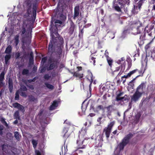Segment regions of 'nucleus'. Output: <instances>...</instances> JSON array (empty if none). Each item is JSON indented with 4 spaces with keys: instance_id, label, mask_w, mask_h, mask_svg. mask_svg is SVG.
<instances>
[{
    "instance_id": "1",
    "label": "nucleus",
    "mask_w": 155,
    "mask_h": 155,
    "mask_svg": "<svg viewBox=\"0 0 155 155\" xmlns=\"http://www.w3.org/2000/svg\"><path fill=\"white\" fill-rule=\"evenodd\" d=\"M62 23L60 20H56L52 18L51 22L50 32L51 40L48 48H63L64 41L63 38L59 36L58 33V28L60 26Z\"/></svg>"
},
{
    "instance_id": "2",
    "label": "nucleus",
    "mask_w": 155,
    "mask_h": 155,
    "mask_svg": "<svg viewBox=\"0 0 155 155\" xmlns=\"http://www.w3.org/2000/svg\"><path fill=\"white\" fill-rule=\"evenodd\" d=\"M147 26L145 28H143L142 26H140L136 29V32H132V33L134 34V35H136L137 34H141L140 36V42H138V44L140 46V48H141L142 44L143 43V41L146 39V33L148 34V35L150 36H152L153 34L151 31L153 29V27L151 26L147 30Z\"/></svg>"
},
{
    "instance_id": "3",
    "label": "nucleus",
    "mask_w": 155,
    "mask_h": 155,
    "mask_svg": "<svg viewBox=\"0 0 155 155\" xmlns=\"http://www.w3.org/2000/svg\"><path fill=\"white\" fill-rule=\"evenodd\" d=\"M127 144V143L122 140L121 142L118 145L115 150L114 151V155H122L121 151L124 149V147Z\"/></svg>"
},
{
    "instance_id": "4",
    "label": "nucleus",
    "mask_w": 155,
    "mask_h": 155,
    "mask_svg": "<svg viewBox=\"0 0 155 155\" xmlns=\"http://www.w3.org/2000/svg\"><path fill=\"white\" fill-rule=\"evenodd\" d=\"M114 124V121L111 122L108 124L107 127L104 129L103 132L105 133L107 139H108L109 137L112 129Z\"/></svg>"
},
{
    "instance_id": "5",
    "label": "nucleus",
    "mask_w": 155,
    "mask_h": 155,
    "mask_svg": "<svg viewBox=\"0 0 155 155\" xmlns=\"http://www.w3.org/2000/svg\"><path fill=\"white\" fill-rule=\"evenodd\" d=\"M146 57L145 58V61H146V64H147L148 62L147 59L148 57L150 56L152 59L155 61V49H153L152 51L150 50V49H146Z\"/></svg>"
},
{
    "instance_id": "6",
    "label": "nucleus",
    "mask_w": 155,
    "mask_h": 155,
    "mask_svg": "<svg viewBox=\"0 0 155 155\" xmlns=\"http://www.w3.org/2000/svg\"><path fill=\"white\" fill-rule=\"evenodd\" d=\"M146 81H143L139 85L136 89V91L142 93L143 94L144 93V90L145 89L146 84Z\"/></svg>"
},
{
    "instance_id": "7",
    "label": "nucleus",
    "mask_w": 155,
    "mask_h": 155,
    "mask_svg": "<svg viewBox=\"0 0 155 155\" xmlns=\"http://www.w3.org/2000/svg\"><path fill=\"white\" fill-rule=\"evenodd\" d=\"M103 134L99 135L95 139V144L96 146L98 147H101L102 145V142L103 140Z\"/></svg>"
},
{
    "instance_id": "8",
    "label": "nucleus",
    "mask_w": 155,
    "mask_h": 155,
    "mask_svg": "<svg viewBox=\"0 0 155 155\" xmlns=\"http://www.w3.org/2000/svg\"><path fill=\"white\" fill-rule=\"evenodd\" d=\"M84 139L78 138L77 140V143L79 149H84L86 147V143H84Z\"/></svg>"
},
{
    "instance_id": "9",
    "label": "nucleus",
    "mask_w": 155,
    "mask_h": 155,
    "mask_svg": "<svg viewBox=\"0 0 155 155\" xmlns=\"http://www.w3.org/2000/svg\"><path fill=\"white\" fill-rule=\"evenodd\" d=\"M142 93L135 91L133 95L131 97V101L136 102L142 96Z\"/></svg>"
},
{
    "instance_id": "10",
    "label": "nucleus",
    "mask_w": 155,
    "mask_h": 155,
    "mask_svg": "<svg viewBox=\"0 0 155 155\" xmlns=\"http://www.w3.org/2000/svg\"><path fill=\"white\" fill-rule=\"evenodd\" d=\"M49 63L50 64L49 66L47 68L48 71H49L54 69L57 67V63L50 58L48 60Z\"/></svg>"
},
{
    "instance_id": "11",
    "label": "nucleus",
    "mask_w": 155,
    "mask_h": 155,
    "mask_svg": "<svg viewBox=\"0 0 155 155\" xmlns=\"http://www.w3.org/2000/svg\"><path fill=\"white\" fill-rule=\"evenodd\" d=\"M76 29V26L72 20H71L70 27L69 29L68 33L70 35H72L75 30Z\"/></svg>"
},
{
    "instance_id": "12",
    "label": "nucleus",
    "mask_w": 155,
    "mask_h": 155,
    "mask_svg": "<svg viewBox=\"0 0 155 155\" xmlns=\"http://www.w3.org/2000/svg\"><path fill=\"white\" fill-rule=\"evenodd\" d=\"M142 26V23L139 21H134L130 26L131 30L133 31L134 28L136 29L138 27Z\"/></svg>"
},
{
    "instance_id": "13",
    "label": "nucleus",
    "mask_w": 155,
    "mask_h": 155,
    "mask_svg": "<svg viewBox=\"0 0 155 155\" xmlns=\"http://www.w3.org/2000/svg\"><path fill=\"white\" fill-rule=\"evenodd\" d=\"M87 130V129L86 127L82 128L81 130L79 131L78 138L85 139L84 137L86 134Z\"/></svg>"
},
{
    "instance_id": "14",
    "label": "nucleus",
    "mask_w": 155,
    "mask_h": 155,
    "mask_svg": "<svg viewBox=\"0 0 155 155\" xmlns=\"http://www.w3.org/2000/svg\"><path fill=\"white\" fill-rule=\"evenodd\" d=\"M132 32L133 31L131 30V28H130V26H126L125 27L124 30L122 33V35L121 37L123 38H124L125 37L126 35L127 34L129 33L130 32L132 33Z\"/></svg>"
},
{
    "instance_id": "15",
    "label": "nucleus",
    "mask_w": 155,
    "mask_h": 155,
    "mask_svg": "<svg viewBox=\"0 0 155 155\" xmlns=\"http://www.w3.org/2000/svg\"><path fill=\"white\" fill-rule=\"evenodd\" d=\"M12 106L14 107L17 108L22 112H24L25 111L24 107L17 102L13 103Z\"/></svg>"
},
{
    "instance_id": "16",
    "label": "nucleus",
    "mask_w": 155,
    "mask_h": 155,
    "mask_svg": "<svg viewBox=\"0 0 155 155\" xmlns=\"http://www.w3.org/2000/svg\"><path fill=\"white\" fill-rule=\"evenodd\" d=\"M134 134L132 133H130L127 134L123 139V140L127 144L128 143L130 142V139L133 137Z\"/></svg>"
},
{
    "instance_id": "17",
    "label": "nucleus",
    "mask_w": 155,
    "mask_h": 155,
    "mask_svg": "<svg viewBox=\"0 0 155 155\" xmlns=\"http://www.w3.org/2000/svg\"><path fill=\"white\" fill-rule=\"evenodd\" d=\"M80 7L78 5L76 6L74 8V15L73 18L75 19L76 17L78 16L79 14Z\"/></svg>"
},
{
    "instance_id": "18",
    "label": "nucleus",
    "mask_w": 155,
    "mask_h": 155,
    "mask_svg": "<svg viewBox=\"0 0 155 155\" xmlns=\"http://www.w3.org/2000/svg\"><path fill=\"white\" fill-rule=\"evenodd\" d=\"M8 89L10 93L12 92L13 90V82L12 79L9 78L8 81Z\"/></svg>"
},
{
    "instance_id": "19",
    "label": "nucleus",
    "mask_w": 155,
    "mask_h": 155,
    "mask_svg": "<svg viewBox=\"0 0 155 155\" xmlns=\"http://www.w3.org/2000/svg\"><path fill=\"white\" fill-rule=\"evenodd\" d=\"M58 102L56 100L54 101L53 103L50 106L49 109L52 110L55 109V108L58 107Z\"/></svg>"
},
{
    "instance_id": "20",
    "label": "nucleus",
    "mask_w": 155,
    "mask_h": 155,
    "mask_svg": "<svg viewBox=\"0 0 155 155\" xmlns=\"http://www.w3.org/2000/svg\"><path fill=\"white\" fill-rule=\"evenodd\" d=\"M86 78L89 82H93L94 78L93 77L91 72H90L88 73V74L86 76Z\"/></svg>"
},
{
    "instance_id": "21",
    "label": "nucleus",
    "mask_w": 155,
    "mask_h": 155,
    "mask_svg": "<svg viewBox=\"0 0 155 155\" xmlns=\"http://www.w3.org/2000/svg\"><path fill=\"white\" fill-rule=\"evenodd\" d=\"M113 107V105H109L107 107H105V108H106L107 110V116H108V115H111V114L112 112L111 109Z\"/></svg>"
},
{
    "instance_id": "22",
    "label": "nucleus",
    "mask_w": 155,
    "mask_h": 155,
    "mask_svg": "<svg viewBox=\"0 0 155 155\" xmlns=\"http://www.w3.org/2000/svg\"><path fill=\"white\" fill-rule=\"evenodd\" d=\"M148 91H150L153 94H155V87H153L152 85H150L148 86Z\"/></svg>"
},
{
    "instance_id": "23",
    "label": "nucleus",
    "mask_w": 155,
    "mask_h": 155,
    "mask_svg": "<svg viewBox=\"0 0 155 155\" xmlns=\"http://www.w3.org/2000/svg\"><path fill=\"white\" fill-rule=\"evenodd\" d=\"M91 54L90 56V57L91 59L93 61V64L94 65H95V60L96 58L95 57H94V56H97V55H94V54H95L97 52V51H96L95 52H93V51H91Z\"/></svg>"
},
{
    "instance_id": "24",
    "label": "nucleus",
    "mask_w": 155,
    "mask_h": 155,
    "mask_svg": "<svg viewBox=\"0 0 155 155\" xmlns=\"http://www.w3.org/2000/svg\"><path fill=\"white\" fill-rule=\"evenodd\" d=\"M121 69H120L119 72L117 76H120L124 72V71L125 70V64L124 63L122 64L121 65Z\"/></svg>"
},
{
    "instance_id": "25",
    "label": "nucleus",
    "mask_w": 155,
    "mask_h": 155,
    "mask_svg": "<svg viewBox=\"0 0 155 155\" xmlns=\"http://www.w3.org/2000/svg\"><path fill=\"white\" fill-rule=\"evenodd\" d=\"M136 79V78H134L130 81L128 84V85L130 86V88L132 89H134V83L135 82V81Z\"/></svg>"
},
{
    "instance_id": "26",
    "label": "nucleus",
    "mask_w": 155,
    "mask_h": 155,
    "mask_svg": "<svg viewBox=\"0 0 155 155\" xmlns=\"http://www.w3.org/2000/svg\"><path fill=\"white\" fill-rule=\"evenodd\" d=\"M22 41L24 45H29L31 42V41L29 39L22 38Z\"/></svg>"
},
{
    "instance_id": "27",
    "label": "nucleus",
    "mask_w": 155,
    "mask_h": 155,
    "mask_svg": "<svg viewBox=\"0 0 155 155\" xmlns=\"http://www.w3.org/2000/svg\"><path fill=\"white\" fill-rule=\"evenodd\" d=\"M146 0H140L137 3V5L135 6L136 8H138L140 10L141 8V6L142 5L143 3H144V1Z\"/></svg>"
},
{
    "instance_id": "28",
    "label": "nucleus",
    "mask_w": 155,
    "mask_h": 155,
    "mask_svg": "<svg viewBox=\"0 0 155 155\" xmlns=\"http://www.w3.org/2000/svg\"><path fill=\"white\" fill-rule=\"evenodd\" d=\"M29 61L30 64H33L34 63V56L33 53L32 52L30 53L29 56Z\"/></svg>"
},
{
    "instance_id": "29",
    "label": "nucleus",
    "mask_w": 155,
    "mask_h": 155,
    "mask_svg": "<svg viewBox=\"0 0 155 155\" xmlns=\"http://www.w3.org/2000/svg\"><path fill=\"white\" fill-rule=\"evenodd\" d=\"M11 58V54H6L5 57V64H7L9 62V60Z\"/></svg>"
},
{
    "instance_id": "30",
    "label": "nucleus",
    "mask_w": 155,
    "mask_h": 155,
    "mask_svg": "<svg viewBox=\"0 0 155 155\" xmlns=\"http://www.w3.org/2000/svg\"><path fill=\"white\" fill-rule=\"evenodd\" d=\"M14 117L15 119H20V114L18 110L16 111L14 114Z\"/></svg>"
},
{
    "instance_id": "31",
    "label": "nucleus",
    "mask_w": 155,
    "mask_h": 155,
    "mask_svg": "<svg viewBox=\"0 0 155 155\" xmlns=\"http://www.w3.org/2000/svg\"><path fill=\"white\" fill-rule=\"evenodd\" d=\"M83 74H79L78 71H76L74 73L73 76H75L76 77L79 78H81L83 77Z\"/></svg>"
},
{
    "instance_id": "32",
    "label": "nucleus",
    "mask_w": 155,
    "mask_h": 155,
    "mask_svg": "<svg viewBox=\"0 0 155 155\" xmlns=\"http://www.w3.org/2000/svg\"><path fill=\"white\" fill-rule=\"evenodd\" d=\"M145 70H143V68H141L140 70H138V71L139 74L135 78H137L140 77V76H143V74Z\"/></svg>"
},
{
    "instance_id": "33",
    "label": "nucleus",
    "mask_w": 155,
    "mask_h": 155,
    "mask_svg": "<svg viewBox=\"0 0 155 155\" xmlns=\"http://www.w3.org/2000/svg\"><path fill=\"white\" fill-rule=\"evenodd\" d=\"M29 99L30 101L37 102V98H35L33 96L31 95L29 96Z\"/></svg>"
},
{
    "instance_id": "34",
    "label": "nucleus",
    "mask_w": 155,
    "mask_h": 155,
    "mask_svg": "<svg viewBox=\"0 0 155 155\" xmlns=\"http://www.w3.org/2000/svg\"><path fill=\"white\" fill-rule=\"evenodd\" d=\"M45 84L48 88L51 90L54 89V87L52 85L48 84V83H45Z\"/></svg>"
},
{
    "instance_id": "35",
    "label": "nucleus",
    "mask_w": 155,
    "mask_h": 155,
    "mask_svg": "<svg viewBox=\"0 0 155 155\" xmlns=\"http://www.w3.org/2000/svg\"><path fill=\"white\" fill-rule=\"evenodd\" d=\"M104 44L103 41L99 40L98 42V48H101L103 47Z\"/></svg>"
},
{
    "instance_id": "36",
    "label": "nucleus",
    "mask_w": 155,
    "mask_h": 155,
    "mask_svg": "<svg viewBox=\"0 0 155 155\" xmlns=\"http://www.w3.org/2000/svg\"><path fill=\"white\" fill-rule=\"evenodd\" d=\"M20 136L18 132L16 131L14 132V136L17 140H19Z\"/></svg>"
},
{
    "instance_id": "37",
    "label": "nucleus",
    "mask_w": 155,
    "mask_h": 155,
    "mask_svg": "<svg viewBox=\"0 0 155 155\" xmlns=\"http://www.w3.org/2000/svg\"><path fill=\"white\" fill-rule=\"evenodd\" d=\"M5 73L4 71H2L0 74V81H3L5 78Z\"/></svg>"
},
{
    "instance_id": "38",
    "label": "nucleus",
    "mask_w": 155,
    "mask_h": 155,
    "mask_svg": "<svg viewBox=\"0 0 155 155\" xmlns=\"http://www.w3.org/2000/svg\"><path fill=\"white\" fill-rule=\"evenodd\" d=\"M0 121L2 123L4 124L6 127H8V125L7 123L5 121V119L4 118H2L1 119Z\"/></svg>"
},
{
    "instance_id": "39",
    "label": "nucleus",
    "mask_w": 155,
    "mask_h": 155,
    "mask_svg": "<svg viewBox=\"0 0 155 155\" xmlns=\"http://www.w3.org/2000/svg\"><path fill=\"white\" fill-rule=\"evenodd\" d=\"M25 28L24 26L23 25L21 28V35L22 36V35H24L25 34Z\"/></svg>"
},
{
    "instance_id": "40",
    "label": "nucleus",
    "mask_w": 155,
    "mask_h": 155,
    "mask_svg": "<svg viewBox=\"0 0 155 155\" xmlns=\"http://www.w3.org/2000/svg\"><path fill=\"white\" fill-rule=\"evenodd\" d=\"M31 143L33 147L34 148H36L38 144V140H35L32 139L31 140Z\"/></svg>"
},
{
    "instance_id": "41",
    "label": "nucleus",
    "mask_w": 155,
    "mask_h": 155,
    "mask_svg": "<svg viewBox=\"0 0 155 155\" xmlns=\"http://www.w3.org/2000/svg\"><path fill=\"white\" fill-rule=\"evenodd\" d=\"M15 43L16 46H17L19 42V36L16 35L15 38Z\"/></svg>"
},
{
    "instance_id": "42",
    "label": "nucleus",
    "mask_w": 155,
    "mask_h": 155,
    "mask_svg": "<svg viewBox=\"0 0 155 155\" xmlns=\"http://www.w3.org/2000/svg\"><path fill=\"white\" fill-rule=\"evenodd\" d=\"M29 73V71L27 69H24L22 72V74L23 75H27Z\"/></svg>"
},
{
    "instance_id": "43",
    "label": "nucleus",
    "mask_w": 155,
    "mask_h": 155,
    "mask_svg": "<svg viewBox=\"0 0 155 155\" xmlns=\"http://www.w3.org/2000/svg\"><path fill=\"white\" fill-rule=\"evenodd\" d=\"M125 59L124 57L121 58L120 59L118 60L116 62L118 64H120L121 63V62L124 61V63L125 62Z\"/></svg>"
},
{
    "instance_id": "44",
    "label": "nucleus",
    "mask_w": 155,
    "mask_h": 155,
    "mask_svg": "<svg viewBox=\"0 0 155 155\" xmlns=\"http://www.w3.org/2000/svg\"><path fill=\"white\" fill-rule=\"evenodd\" d=\"M107 60L109 65L111 67L112 65V60L109 57L107 58Z\"/></svg>"
},
{
    "instance_id": "45",
    "label": "nucleus",
    "mask_w": 155,
    "mask_h": 155,
    "mask_svg": "<svg viewBox=\"0 0 155 155\" xmlns=\"http://www.w3.org/2000/svg\"><path fill=\"white\" fill-rule=\"evenodd\" d=\"M68 132V130L67 128H64L63 130L62 133L63 134H64V135L63 136L64 137H65V138L67 137V136L66 135V134Z\"/></svg>"
},
{
    "instance_id": "46",
    "label": "nucleus",
    "mask_w": 155,
    "mask_h": 155,
    "mask_svg": "<svg viewBox=\"0 0 155 155\" xmlns=\"http://www.w3.org/2000/svg\"><path fill=\"white\" fill-rule=\"evenodd\" d=\"M138 69H136L135 70H134L131 71H130L129 73H128V76H129V77H130L131 75L133 74L135 72H136L137 71H138Z\"/></svg>"
},
{
    "instance_id": "47",
    "label": "nucleus",
    "mask_w": 155,
    "mask_h": 155,
    "mask_svg": "<svg viewBox=\"0 0 155 155\" xmlns=\"http://www.w3.org/2000/svg\"><path fill=\"white\" fill-rule=\"evenodd\" d=\"M104 109V107L102 105H99L96 107L97 111H98L101 110H103Z\"/></svg>"
},
{
    "instance_id": "48",
    "label": "nucleus",
    "mask_w": 155,
    "mask_h": 155,
    "mask_svg": "<svg viewBox=\"0 0 155 155\" xmlns=\"http://www.w3.org/2000/svg\"><path fill=\"white\" fill-rule=\"evenodd\" d=\"M135 53L134 57H139L140 56L139 49H137L135 51Z\"/></svg>"
},
{
    "instance_id": "49",
    "label": "nucleus",
    "mask_w": 155,
    "mask_h": 155,
    "mask_svg": "<svg viewBox=\"0 0 155 155\" xmlns=\"http://www.w3.org/2000/svg\"><path fill=\"white\" fill-rule=\"evenodd\" d=\"M47 60V57H45L44 58H43L41 60V63H42L43 64L46 63Z\"/></svg>"
},
{
    "instance_id": "50",
    "label": "nucleus",
    "mask_w": 155,
    "mask_h": 155,
    "mask_svg": "<svg viewBox=\"0 0 155 155\" xmlns=\"http://www.w3.org/2000/svg\"><path fill=\"white\" fill-rule=\"evenodd\" d=\"M121 68V65L118 67H116L115 68V70L112 73L114 75V73H115V72L118 71L120 70Z\"/></svg>"
},
{
    "instance_id": "51",
    "label": "nucleus",
    "mask_w": 155,
    "mask_h": 155,
    "mask_svg": "<svg viewBox=\"0 0 155 155\" xmlns=\"http://www.w3.org/2000/svg\"><path fill=\"white\" fill-rule=\"evenodd\" d=\"M40 73H42L44 72L46 70V68L45 67L40 68L39 69Z\"/></svg>"
},
{
    "instance_id": "52",
    "label": "nucleus",
    "mask_w": 155,
    "mask_h": 155,
    "mask_svg": "<svg viewBox=\"0 0 155 155\" xmlns=\"http://www.w3.org/2000/svg\"><path fill=\"white\" fill-rule=\"evenodd\" d=\"M127 97H128L127 95H125L124 97H121L122 101H127L128 100Z\"/></svg>"
},
{
    "instance_id": "53",
    "label": "nucleus",
    "mask_w": 155,
    "mask_h": 155,
    "mask_svg": "<svg viewBox=\"0 0 155 155\" xmlns=\"http://www.w3.org/2000/svg\"><path fill=\"white\" fill-rule=\"evenodd\" d=\"M50 78L51 76L48 74H45L44 76V79L47 80H48Z\"/></svg>"
},
{
    "instance_id": "54",
    "label": "nucleus",
    "mask_w": 155,
    "mask_h": 155,
    "mask_svg": "<svg viewBox=\"0 0 155 155\" xmlns=\"http://www.w3.org/2000/svg\"><path fill=\"white\" fill-rule=\"evenodd\" d=\"M38 79V77H34L32 79H29L28 80V81L29 83H31L32 82H35V80Z\"/></svg>"
},
{
    "instance_id": "55",
    "label": "nucleus",
    "mask_w": 155,
    "mask_h": 155,
    "mask_svg": "<svg viewBox=\"0 0 155 155\" xmlns=\"http://www.w3.org/2000/svg\"><path fill=\"white\" fill-rule=\"evenodd\" d=\"M20 89L23 91H27V89L25 86L22 85L21 86Z\"/></svg>"
},
{
    "instance_id": "56",
    "label": "nucleus",
    "mask_w": 155,
    "mask_h": 155,
    "mask_svg": "<svg viewBox=\"0 0 155 155\" xmlns=\"http://www.w3.org/2000/svg\"><path fill=\"white\" fill-rule=\"evenodd\" d=\"M4 128V126L2 125H0V135H2L3 134V130Z\"/></svg>"
},
{
    "instance_id": "57",
    "label": "nucleus",
    "mask_w": 155,
    "mask_h": 155,
    "mask_svg": "<svg viewBox=\"0 0 155 155\" xmlns=\"http://www.w3.org/2000/svg\"><path fill=\"white\" fill-rule=\"evenodd\" d=\"M32 46L35 48H39L38 44L35 41L32 44Z\"/></svg>"
},
{
    "instance_id": "58",
    "label": "nucleus",
    "mask_w": 155,
    "mask_h": 155,
    "mask_svg": "<svg viewBox=\"0 0 155 155\" xmlns=\"http://www.w3.org/2000/svg\"><path fill=\"white\" fill-rule=\"evenodd\" d=\"M12 49H5V53L7 54H11Z\"/></svg>"
},
{
    "instance_id": "59",
    "label": "nucleus",
    "mask_w": 155,
    "mask_h": 155,
    "mask_svg": "<svg viewBox=\"0 0 155 155\" xmlns=\"http://www.w3.org/2000/svg\"><path fill=\"white\" fill-rule=\"evenodd\" d=\"M114 8L118 12H120L121 11L120 8L119 6L118 5L115 6H114Z\"/></svg>"
},
{
    "instance_id": "60",
    "label": "nucleus",
    "mask_w": 155,
    "mask_h": 155,
    "mask_svg": "<svg viewBox=\"0 0 155 155\" xmlns=\"http://www.w3.org/2000/svg\"><path fill=\"white\" fill-rule=\"evenodd\" d=\"M37 7L36 4H34L32 8L33 12H36Z\"/></svg>"
},
{
    "instance_id": "61",
    "label": "nucleus",
    "mask_w": 155,
    "mask_h": 155,
    "mask_svg": "<svg viewBox=\"0 0 155 155\" xmlns=\"http://www.w3.org/2000/svg\"><path fill=\"white\" fill-rule=\"evenodd\" d=\"M15 100H18L19 99V95L18 93L17 92L15 93Z\"/></svg>"
},
{
    "instance_id": "62",
    "label": "nucleus",
    "mask_w": 155,
    "mask_h": 155,
    "mask_svg": "<svg viewBox=\"0 0 155 155\" xmlns=\"http://www.w3.org/2000/svg\"><path fill=\"white\" fill-rule=\"evenodd\" d=\"M115 100L117 101H122L121 97L117 95Z\"/></svg>"
},
{
    "instance_id": "63",
    "label": "nucleus",
    "mask_w": 155,
    "mask_h": 155,
    "mask_svg": "<svg viewBox=\"0 0 155 155\" xmlns=\"http://www.w3.org/2000/svg\"><path fill=\"white\" fill-rule=\"evenodd\" d=\"M106 88L105 86L101 87H100V91L102 92H103L104 91L106 90Z\"/></svg>"
},
{
    "instance_id": "64",
    "label": "nucleus",
    "mask_w": 155,
    "mask_h": 155,
    "mask_svg": "<svg viewBox=\"0 0 155 155\" xmlns=\"http://www.w3.org/2000/svg\"><path fill=\"white\" fill-rule=\"evenodd\" d=\"M21 95L22 97H26L27 96V94L26 93L24 92H21Z\"/></svg>"
}]
</instances>
